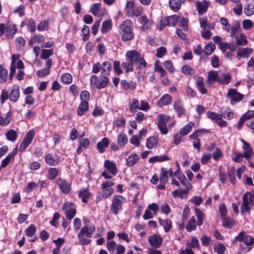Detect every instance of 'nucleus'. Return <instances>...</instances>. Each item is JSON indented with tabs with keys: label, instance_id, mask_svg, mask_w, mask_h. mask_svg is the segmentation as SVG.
I'll return each mask as SVG.
<instances>
[{
	"label": "nucleus",
	"instance_id": "nucleus-1",
	"mask_svg": "<svg viewBox=\"0 0 254 254\" xmlns=\"http://www.w3.org/2000/svg\"><path fill=\"white\" fill-rule=\"evenodd\" d=\"M126 61L122 64L126 73L133 71L134 66L136 69L141 70L146 67L147 63L144 59L141 57L140 53L135 50L127 51L126 53Z\"/></svg>",
	"mask_w": 254,
	"mask_h": 254
},
{
	"label": "nucleus",
	"instance_id": "nucleus-2",
	"mask_svg": "<svg viewBox=\"0 0 254 254\" xmlns=\"http://www.w3.org/2000/svg\"><path fill=\"white\" fill-rule=\"evenodd\" d=\"M132 23L131 20H126L120 25V34L122 35V40L127 41L134 38Z\"/></svg>",
	"mask_w": 254,
	"mask_h": 254
},
{
	"label": "nucleus",
	"instance_id": "nucleus-3",
	"mask_svg": "<svg viewBox=\"0 0 254 254\" xmlns=\"http://www.w3.org/2000/svg\"><path fill=\"white\" fill-rule=\"evenodd\" d=\"M254 205V191H247L242 197V203L240 207L241 213L244 215L249 213Z\"/></svg>",
	"mask_w": 254,
	"mask_h": 254
},
{
	"label": "nucleus",
	"instance_id": "nucleus-4",
	"mask_svg": "<svg viewBox=\"0 0 254 254\" xmlns=\"http://www.w3.org/2000/svg\"><path fill=\"white\" fill-rule=\"evenodd\" d=\"M125 198L121 195H115L112 200L110 211L114 215H117L123 210V205Z\"/></svg>",
	"mask_w": 254,
	"mask_h": 254
},
{
	"label": "nucleus",
	"instance_id": "nucleus-5",
	"mask_svg": "<svg viewBox=\"0 0 254 254\" xmlns=\"http://www.w3.org/2000/svg\"><path fill=\"white\" fill-rule=\"evenodd\" d=\"M90 84L94 86L98 89L106 87L109 81L108 77L107 75L102 74L99 77L96 75H92L90 79Z\"/></svg>",
	"mask_w": 254,
	"mask_h": 254
},
{
	"label": "nucleus",
	"instance_id": "nucleus-6",
	"mask_svg": "<svg viewBox=\"0 0 254 254\" xmlns=\"http://www.w3.org/2000/svg\"><path fill=\"white\" fill-rule=\"evenodd\" d=\"M16 25L8 22L6 25L3 23L0 24V36H2L6 32V36L8 39H13L17 32Z\"/></svg>",
	"mask_w": 254,
	"mask_h": 254
},
{
	"label": "nucleus",
	"instance_id": "nucleus-7",
	"mask_svg": "<svg viewBox=\"0 0 254 254\" xmlns=\"http://www.w3.org/2000/svg\"><path fill=\"white\" fill-rule=\"evenodd\" d=\"M35 135V132L34 129H31L26 133L23 140L20 143L19 145V151L20 152L23 151L29 146L32 142Z\"/></svg>",
	"mask_w": 254,
	"mask_h": 254
},
{
	"label": "nucleus",
	"instance_id": "nucleus-8",
	"mask_svg": "<svg viewBox=\"0 0 254 254\" xmlns=\"http://www.w3.org/2000/svg\"><path fill=\"white\" fill-rule=\"evenodd\" d=\"M170 117L164 114H160L158 117V127L162 134H166L168 132L167 124L169 122Z\"/></svg>",
	"mask_w": 254,
	"mask_h": 254
},
{
	"label": "nucleus",
	"instance_id": "nucleus-9",
	"mask_svg": "<svg viewBox=\"0 0 254 254\" xmlns=\"http://www.w3.org/2000/svg\"><path fill=\"white\" fill-rule=\"evenodd\" d=\"M227 97L231 99V104L232 105H234L236 103L242 101L244 97V95L239 93L236 89L231 88L227 93Z\"/></svg>",
	"mask_w": 254,
	"mask_h": 254
},
{
	"label": "nucleus",
	"instance_id": "nucleus-10",
	"mask_svg": "<svg viewBox=\"0 0 254 254\" xmlns=\"http://www.w3.org/2000/svg\"><path fill=\"white\" fill-rule=\"evenodd\" d=\"M63 209L65 212L66 217L71 220L76 214V210L72 202H66L64 203Z\"/></svg>",
	"mask_w": 254,
	"mask_h": 254
},
{
	"label": "nucleus",
	"instance_id": "nucleus-11",
	"mask_svg": "<svg viewBox=\"0 0 254 254\" xmlns=\"http://www.w3.org/2000/svg\"><path fill=\"white\" fill-rule=\"evenodd\" d=\"M234 241L243 242L246 245L249 247L254 244V238L246 235L245 232L242 231L239 233L238 236L235 237Z\"/></svg>",
	"mask_w": 254,
	"mask_h": 254
},
{
	"label": "nucleus",
	"instance_id": "nucleus-12",
	"mask_svg": "<svg viewBox=\"0 0 254 254\" xmlns=\"http://www.w3.org/2000/svg\"><path fill=\"white\" fill-rule=\"evenodd\" d=\"M56 184L63 193L67 194L70 192L71 190V184L69 183L65 180L59 178L56 181Z\"/></svg>",
	"mask_w": 254,
	"mask_h": 254
},
{
	"label": "nucleus",
	"instance_id": "nucleus-13",
	"mask_svg": "<svg viewBox=\"0 0 254 254\" xmlns=\"http://www.w3.org/2000/svg\"><path fill=\"white\" fill-rule=\"evenodd\" d=\"M168 170L166 168H162L161 172L159 177L160 183L156 186L157 189L161 190L165 189V184L168 181Z\"/></svg>",
	"mask_w": 254,
	"mask_h": 254
},
{
	"label": "nucleus",
	"instance_id": "nucleus-14",
	"mask_svg": "<svg viewBox=\"0 0 254 254\" xmlns=\"http://www.w3.org/2000/svg\"><path fill=\"white\" fill-rule=\"evenodd\" d=\"M162 238L156 234L151 236L148 239L149 244L155 249L160 247L162 243Z\"/></svg>",
	"mask_w": 254,
	"mask_h": 254
},
{
	"label": "nucleus",
	"instance_id": "nucleus-15",
	"mask_svg": "<svg viewBox=\"0 0 254 254\" xmlns=\"http://www.w3.org/2000/svg\"><path fill=\"white\" fill-rule=\"evenodd\" d=\"M209 2L205 0L202 1H196L195 2V6L199 14H203L206 12Z\"/></svg>",
	"mask_w": 254,
	"mask_h": 254
},
{
	"label": "nucleus",
	"instance_id": "nucleus-16",
	"mask_svg": "<svg viewBox=\"0 0 254 254\" xmlns=\"http://www.w3.org/2000/svg\"><path fill=\"white\" fill-rule=\"evenodd\" d=\"M173 108L180 117L186 115L185 109L183 107L182 101L181 100L175 101L173 104Z\"/></svg>",
	"mask_w": 254,
	"mask_h": 254
},
{
	"label": "nucleus",
	"instance_id": "nucleus-17",
	"mask_svg": "<svg viewBox=\"0 0 254 254\" xmlns=\"http://www.w3.org/2000/svg\"><path fill=\"white\" fill-rule=\"evenodd\" d=\"M172 98L169 94H165L157 101V105L159 107L168 105L172 102Z\"/></svg>",
	"mask_w": 254,
	"mask_h": 254
},
{
	"label": "nucleus",
	"instance_id": "nucleus-18",
	"mask_svg": "<svg viewBox=\"0 0 254 254\" xmlns=\"http://www.w3.org/2000/svg\"><path fill=\"white\" fill-rule=\"evenodd\" d=\"M236 45L238 46H245L248 44V41L247 36L244 33L237 35L235 37Z\"/></svg>",
	"mask_w": 254,
	"mask_h": 254
},
{
	"label": "nucleus",
	"instance_id": "nucleus-19",
	"mask_svg": "<svg viewBox=\"0 0 254 254\" xmlns=\"http://www.w3.org/2000/svg\"><path fill=\"white\" fill-rule=\"evenodd\" d=\"M13 87L9 94V99L12 102H16L20 97V88L18 85L14 86Z\"/></svg>",
	"mask_w": 254,
	"mask_h": 254
},
{
	"label": "nucleus",
	"instance_id": "nucleus-20",
	"mask_svg": "<svg viewBox=\"0 0 254 254\" xmlns=\"http://www.w3.org/2000/svg\"><path fill=\"white\" fill-rule=\"evenodd\" d=\"M220 77L217 71L211 70L208 72L207 83L208 84L213 83V81H216L219 83Z\"/></svg>",
	"mask_w": 254,
	"mask_h": 254
},
{
	"label": "nucleus",
	"instance_id": "nucleus-21",
	"mask_svg": "<svg viewBox=\"0 0 254 254\" xmlns=\"http://www.w3.org/2000/svg\"><path fill=\"white\" fill-rule=\"evenodd\" d=\"M91 193L87 189L82 188L80 189L78 192V197L81 198L82 201L84 203H87L88 200L91 197Z\"/></svg>",
	"mask_w": 254,
	"mask_h": 254
},
{
	"label": "nucleus",
	"instance_id": "nucleus-22",
	"mask_svg": "<svg viewBox=\"0 0 254 254\" xmlns=\"http://www.w3.org/2000/svg\"><path fill=\"white\" fill-rule=\"evenodd\" d=\"M253 52L252 48L247 47L244 48H238L237 51V56L240 57L248 58Z\"/></svg>",
	"mask_w": 254,
	"mask_h": 254
},
{
	"label": "nucleus",
	"instance_id": "nucleus-23",
	"mask_svg": "<svg viewBox=\"0 0 254 254\" xmlns=\"http://www.w3.org/2000/svg\"><path fill=\"white\" fill-rule=\"evenodd\" d=\"M17 147H15L12 151L7 155L1 162V167H5L10 163L11 159L14 158L17 153Z\"/></svg>",
	"mask_w": 254,
	"mask_h": 254
},
{
	"label": "nucleus",
	"instance_id": "nucleus-24",
	"mask_svg": "<svg viewBox=\"0 0 254 254\" xmlns=\"http://www.w3.org/2000/svg\"><path fill=\"white\" fill-rule=\"evenodd\" d=\"M160 225L162 226L166 233L169 232L172 228V221L169 219L162 220L161 218H158Z\"/></svg>",
	"mask_w": 254,
	"mask_h": 254
},
{
	"label": "nucleus",
	"instance_id": "nucleus-25",
	"mask_svg": "<svg viewBox=\"0 0 254 254\" xmlns=\"http://www.w3.org/2000/svg\"><path fill=\"white\" fill-rule=\"evenodd\" d=\"M139 160V156L135 153L130 154L126 159V165L128 167L134 166Z\"/></svg>",
	"mask_w": 254,
	"mask_h": 254
},
{
	"label": "nucleus",
	"instance_id": "nucleus-26",
	"mask_svg": "<svg viewBox=\"0 0 254 254\" xmlns=\"http://www.w3.org/2000/svg\"><path fill=\"white\" fill-rule=\"evenodd\" d=\"M138 21L142 25V28L143 30H146L150 28L152 25V22L148 20L146 16H142L138 19Z\"/></svg>",
	"mask_w": 254,
	"mask_h": 254
},
{
	"label": "nucleus",
	"instance_id": "nucleus-27",
	"mask_svg": "<svg viewBox=\"0 0 254 254\" xmlns=\"http://www.w3.org/2000/svg\"><path fill=\"white\" fill-rule=\"evenodd\" d=\"M195 85L198 91L202 94L207 93V89L204 87L203 78L202 77H198L196 81Z\"/></svg>",
	"mask_w": 254,
	"mask_h": 254
},
{
	"label": "nucleus",
	"instance_id": "nucleus-28",
	"mask_svg": "<svg viewBox=\"0 0 254 254\" xmlns=\"http://www.w3.org/2000/svg\"><path fill=\"white\" fill-rule=\"evenodd\" d=\"M195 85L198 91L202 94L207 93V89L204 87L203 78L202 77H198L196 81Z\"/></svg>",
	"mask_w": 254,
	"mask_h": 254
},
{
	"label": "nucleus",
	"instance_id": "nucleus-29",
	"mask_svg": "<svg viewBox=\"0 0 254 254\" xmlns=\"http://www.w3.org/2000/svg\"><path fill=\"white\" fill-rule=\"evenodd\" d=\"M104 167L113 175L117 174V167L115 163L113 161L106 160L104 162Z\"/></svg>",
	"mask_w": 254,
	"mask_h": 254
},
{
	"label": "nucleus",
	"instance_id": "nucleus-30",
	"mask_svg": "<svg viewBox=\"0 0 254 254\" xmlns=\"http://www.w3.org/2000/svg\"><path fill=\"white\" fill-rule=\"evenodd\" d=\"M174 176H176L178 179L180 180L182 184L187 188H189V186L191 187L190 184H188L185 176L181 173L179 169H178L177 171L174 173Z\"/></svg>",
	"mask_w": 254,
	"mask_h": 254
},
{
	"label": "nucleus",
	"instance_id": "nucleus-31",
	"mask_svg": "<svg viewBox=\"0 0 254 254\" xmlns=\"http://www.w3.org/2000/svg\"><path fill=\"white\" fill-rule=\"evenodd\" d=\"M109 145V141L108 138H103L101 141L97 144V148L99 153H102L105 151L104 148L107 147Z\"/></svg>",
	"mask_w": 254,
	"mask_h": 254
},
{
	"label": "nucleus",
	"instance_id": "nucleus-32",
	"mask_svg": "<svg viewBox=\"0 0 254 254\" xmlns=\"http://www.w3.org/2000/svg\"><path fill=\"white\" fill-rule=\"evenodd\" d=\"M121 86L122 88L125 90L130 89L133 90L136 88V83L132 81L128 82L126 80L123 79L121 81Z\"/></svg>",
	"mask_w": 254,
	"mask_h": 254
},
{
	"label": "nucleus",
	"instance_id": "nucleus-33",
	"mask_svg": "<svg viewBox=\"0 0 254 254\" xmlns=\"http://www.w3.org/2000/svg\"><path fill=\"white\" fill-rule=\"evenodd\" d=\"M101 6L100 3H94L90 7V12L95 16H103L104 13L101 12Z\"/></svg>",
	"mask_w": 254,
	"mask_h": 254
},
{
	"label": "nucleus",
	"instance_id": "nucleus-34",
	"mask_svg": "<svg viewBox=\"0 0 254 254\" xmlns=\"http://www.w3.org/2000/svg\"><path fill=\"white\" fill-rule=\"evenodd\" d=\"M95 227L88 228L87 226H84L81 228L80 232L78 234L83 236L85 235L87 238H90L92 237V234L95 231Z\"/></svg>",
	"mask_w": 254,
	"mask_h": 254
},
{
	"label": "nucleus",
	"instance_id": "nucleus-35",
	"mask_svg": "<svg viewBox=\"0 0 254 254\" xmlns=\"http://www.w3.org/2000/svg\"><path fill=\"white\" fill-rule=\"evenodd\" d=\"M89 108L88 102L87 101H81L80 103L77 111V113L79 116L83 115L84 112L88 110Z\"/></svg>",
	"mask_w": 254,
	"mask_h": 254
},
{
	"label": "nucleus",
	"instance_id": "nucleus-36",
	"mask_svg": "<svg viewBox=\"0 0 254 254\" xmlns=\"http://www.w3.org/2000/svg\"><path fill=\"white\" fill-rule=\"evenodd\" d=\"M101 65V74L108 75L112 69L111 64L107 61L104 62L102 63Z\"/></svg>",
	"mask_w": 254,
	"mask_h": 254
},
{
	"label": "nucleus",
	"instance_id": "nucleus-37",
	"mask_svg": "<svg viewBox=\"0 0 254 254\" xmlns=\"http://www.w3.org/2000/svg\"><path fill=\"white\" fill-rule=\"evenodd\" d=\"M194 212L197 218V224L198 226H201L203 224L204 214L200 209L197 208H194Z\"/></svg>",
	"mask_w": 254,
	"mask_h": 254
},
{
	"label": "nucleus",
	"instance_id": "nucleus-38",
	"mask_svg": "<svg viewBox=\"0 0 254 254\" xmlns=\"http://www.w3.org/2000/svg\"><path fill=\"white\" fill-rule=\"evenodd\" d=\"M45 161L47 164L50 166H56L59 163V160L51 153H48L46 155Z\"/></svg>",
	"mask_w": 254,
	"mask_h": 254
},
{
	"label": "nucleus",
	"instance_id": "nucleus-39",
	"mask_svg": "<svg viewBox=\"0 0 254 254\" xmlns=\"http://www.w3.org/2000/svg\"><path fill=\"white\" fill-rule=\"evenodd\" d=\"M188 192H189L188 188H187V189L183 190H176L172 192V195L174 197L179 196L181 198H184L187 196V194H188Z\"/></svg>",
	"mask_w": 254,
	"mask_h": 254
},
{
	"label": "nucleus",
	"instance_id": "nucleus-40",
	"mask_svg": "<svg viewBox=\"0 0 254 254\" xmlns=\"http://www.w3.org/2000/svg\"><path fill=\"white\" fill-rule=\"evenodd\" d=\"M112 22L111 19L104 21L101 26V31L102 33H108L112 27Z\"/></svg>",
	"mask_w": 254,
	"mask_h": 254
},
{
	"label": "nucleus",
	"instance_id": "nucleus-41",
	"mask_svg": "<svg viewBox=\"0 0 254 254\" xmlns=\"http://www.w3.org/2000/svg\"><path fill=\"white\" fill-rule=\"evenodd\" d=\"M182 5L181 0H170L169 1V6L171 9L175 12H177Z\"/></svg>",
	"mask_w": 254,
	"mask_h": 254
},
{
	"label": "nucleus",
	"instance_id": "nucleus-42",
	"mask_svg": "<svg viewBox=\"0 0 254 254\" xmlns=\"http://www.w3.org/2000/svg\"><path fill=\"white\" fill-rule=\"evenodd\" d=\"M158 143V138L154 136H150L146 139V146L147 148L151 149L156 146Z\"/></svg>",
	"mask_w": 254,
	"mask_h": 254
},
{
	"label": "nucleus",
	"instance_id": "nucleus-43",
	"mask_svg": "<svg viewBox=\"0 0 254 254\" xmlns=\"http://www.w3.org/2000/svg\"><path fill=\"white\" fill-rule=\"evenodd\" d=\"M222 219V225L225 228H232L235 223L234 220L230 217H224Z\"/></svg>",
	"mask_w": 254,
	"mask_h": 254
},
{
	"label": "nucleus",
	"instance_id": "nucleus-44",
	"mask_svg": "<svg viewBox=\"0 0 254 254\" xmlns=\"http://www.w3.org/2000/svg\"><path fill=\"white\" fill-rule=\"evenodd\" d=\"M196 227V223L194 217H192L189 221L186 226V230L190 232L194 230Z\"/></svg>",
	"mask_w": 254,
	"mask_h": 254
},
{
	"label": "nucleus",
	"instance_id": "nucleus-45",
	"mask_svg": "<svg viewBox=\"0 0 254 254\" xmlns=\"http://www.w3.org/2000/svg\"><path fill=\"white\" fill-rule=\"evenodd\" d=\"M11 120V114L8 112L4 118L0 115V126H4L8 125Z\"/></svg>",
	"mask_w": 254,
	"mask_h": 254
},
{
	"label": "nucleus",
	"instance_id": "nucleus-46",
	"mask_svg": "<svg viewBox=\"0 0 254 254\" xmlns=\"http://www.w3.org/2000/svg\"><path fill=\"white\" fill-rule=\"evenodd\" d=\"M169 160L167 155L155 156L149 158L148 162L150 163H154L157 162H163Z\"/></svg>",
	"mask_w": 254,
	"mask_h": 254
},
{
	"label": "nucleus",
	"instance_id": "nucleus-47",
	"mask_svg": "<svg viewBox=\"0 0 254 254\" xmlns=\"http://www.w3.org/2000/svg\"><path fill=\"white\" fill-rule=\"evenodd\" d=\"M8 78L7 70L0 64V83L5 82Z\"/></svg>",
	"mask_w": 254,
	"mask_h": 254
},
{
	"label": "nucleus",
	"instance_id": "nucleus-48",
	"mask_svg": "<svg viewBox=\"0 0 254 254\" xmlns=\"http://www.w3.org/2000/svg\"><path fill=\"white\" fill-rule=\"evenodd\" d=\"M193 125L194 123L192 122H190L188 124L182 127L180 130V133L181 135L185 136L188 134L191 131V128Z\"/></svg>",
	"mask_w": 254,
	"mask_h": 254
},
{
	"label": "nucleus",
	"instance_id": "nucleus-49",
	"mask_svg": "<svg viewBox=\"0 0 254 254\" xmlns=\"http://www.w3.org/2000/svg\"><path fill=\"white\" fill-rule=\"evenodd\" d=\"M129 109L131 113L135 112L136 109H139V101L136 98H133L129 103Z\"/></svg>",
	"mask_w": 254,
	"mask_h": 254
},
{
	"label": "nucleus",
	"instance_id": "nucleus-50",
	"mask_svg": "<svg viewBox=\"0 0 254 254\" xmlns=\"http://www.w3.org/2000/svg\"><path fill=\"white\" fill-rule=\"evenodd\" d=\"M207 115L208 118L210 119L212 121H214L217 123L219 120L222 119V115L221 114H218L215 112L209 111L207 113Z\"/></svg>",
	"mask_w": 254,
	"mask_h": 254
},
{
	"label": "nucleus",
	"instance_id": "nucleus-51",
	"mask_svg": "<svg viewBox=\"0 0 254 254\" xmlns=\"http://www.w3.org/2000/svg\"><path fill=\"white\" fill-rule=\"evenodd\" d=\"M6 139L11 141H14L17 136V134L16 131L13 129H10L5 133Z\"/></svg>",
	"mask_w": 254,
	"mask_h": 254
},
{
	"label": "nucleus",
	"instance_id": "nucleus-52",
	"mask_svg": "<svg viewBox=\"0 0 254 254\" xmlns=\"http://www.w3.org/2000/svg\"><path fill=\"white\" fill-rule=\"evenodd\" d=\"M36 227L33 224H31L25 230V235L27 237H33L34 236L36 232Z\"/></svg>",
	"mask_w": 254,
	"mask_h": 254
},
{
	"label": "nucleus",
	"instance_id": "nucleus-53",
	"mask_svg": "<svg viewBox=\"0 0 254 254\" xmlns=\"http://www.w3.org/2000/svg\"><path fill=\"white\" fill-rule=\"evenodd\" d=\"M117 140L120 146H124L128 141L127 135L123 133H120L119 134Z\"/></svg>",
	"mask_w": 254,
	"mask_h": 254
},
{
	"label": "nucleus",
	"instance_id": "nucleus-54",
	"mask_svg": "<svg viewBox=\"0 0 254 254\" xmlns=\"http://www.w3.org/2000/svg\"><path fill=\"white\" fill-rule=\"evenodd\" d=\"M240 29V24L238 22H236L232 25L231 28V33H230V37L231 38L235 37V36L238 35L237 34V32L239 31Z\"/></svg>",
	"mask_w": 254,
	"mask_h": 254
},
{
	"label": "nucleus",
	"instance_id": "nucleus-55",
	"mask_svg": "<svg viewBox=\"0 0 254 254\" xmlns=\"http://www.w3.org/2000/svg\"><path fill=\"white\" fill-rule=\"evenodd\" d=\"M209 132L208 130L205 129H198L194 131L190 135V139H195L197 137L200 135L201 134H204L205 133Z\"/></svg>",
	"mask_w": 254,
	"mask_h": 254
},
{
	"label": "nucleus",
	"instance_id": "nucleus-56",
	"mask_svg": "<svg viewBox=\"0 0 254 254\" xmlns=\"http://www.w3.org/2000/svg\"><path fill=\"white\" fill-rule=\"evenodd\" d=\"M215 49V45L212 43L207 44L204 47V53L206 55H210Z\"/></svg>",
	"mask_w": 254,
	"mask_h": 254
},
{
	"label": "nucleus",
	"instance_id": "nucleus-57",
	"mask_svg": "<svg viewBox=\"0 0 254 254\" xmlns=\"http://www.w3.org/2000/svg\"><path fill=\"white\" fill-rule=\"evenodd\" d=\"M61 79L63 83L69 84L72 81V76L69 73H65L62 75Z\"/></svg>",
	"mask_w": 254,
	"mask_h": 254
},
{
	"label": "nucleus",
	"instance_id": "nucleus-58",
	"mask_svg": "<svg viewBox=\"0 0 254 254\" xmlns=\"http://www.w3.org/2000/svg\"><path fill=\"white\" fill-rule=\"evenodd\" d=\"M232 76L230 73H226L223 74V78H220L219 83L222 85H227L231 80Z\"/></svg>",
	"mask_w": 254,
	"mask_h": 254
},
{
	"label": "nucleus",
	"instance_id": "nucleus-59",
	"mask_svg": "<svg viewBox=\"0 0 254 254\" xmlns=\"http://www.w3.org/2000/svg\"><path fill=\"white\" fill-rule=\"evenodd\" d=\"M81 32L83 35V40L84 41H87L89 38L90 29L89 26L85 25L81 30Z\"/></svg>",
	"mask_w": 254,
	"mask_h": 254
},
{
	"label": "nucleus",
	"instance_id": "nucleus-60",
	"mask_svg": "<svg viewBox=\"0 0 254 254\" xmlns=\"http://www.w3.org/2000/svg\"><path fill=\"white\" fill-rule=\"evenodd\" d=\"M244 13L247 16H251L254 13V4H248L244 7Z\"/></svg>",
	"mask_w": 254,
	"mask_h": 254
},
{
	"label": "nucleus",
	"instance_id": "nucleus-61",
	"mask_svg": "<svg viewBox=\"0 0 254 254\" xmlns=\"http://www.w3.org/2000/svg\"><path fill=\"white\" fill-rule=\"evenodd\" d=\"M113 68L115 72L119 75L123 73V71L121 68V63L120 61H115L113 63Z\"/></svg>",
	"mask_w": 254,
	"mask_h": 254
},
{
	"label": "nucleus",
	"instance_id": "nucleus-62",
	"mask_svg": "<svg viewBox=\"0 0 254 254\" xmlns=\"http://www.w3.org/2000/svg\"><path fill=\"white\" fill-rule=\"evenodd\" d=\"M53 49H43L41 55L42 59H47L53 54Z\"/></svg>",
	"mask_w": 254,
	"mask_h": 254
},
{
	"label": "nucleus",
	"instance_id": "nucleus-63",
	"mask_svg": "<svg viewBox=\"0 0 254 254\" xmlns=\"http://www.w3.org/2000/svg\"><path fill=\"white\" fill-rule=\"evenodd\" d=\"M181 71L183 73L186 75H192L194 73V70L188 64L183 65L182 67Z\"/></svg>",
	"mask_w": 254,
	"mask_h": 254
},
{
	"label": "nucleus",
	"instance_id": "nucleus-64",
	"mask_svg": "<svg viewBox=\"0 0 254 254\" xmlns=\"http://www.w3.org/2000/svg\"><path fill=\"white\" fill-rule=\"evenodd\" d=\"M169 26H173L176 25L179 20V17L175 14L171 16L168 17Z\"/></svg>",
	"mask_w": 254,
	"mask_h": 254
}]
</instances>
